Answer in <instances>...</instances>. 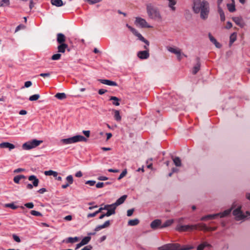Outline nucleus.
<instances>
[{"instance_id": "nucleus-1", "label": "nucleus", "mask_w": 250, "mask_h": 250, "mask_svg": "<svg viewBox=\"0 0 250 250\" xmlns=\"http://www.w3.org/2000/svg\"><path fill=\"white\" fill-rule=\"evenodd\" d=\"M193 11L196 14H200V18L206 20L208 18L210 7L209 2L206 0H194Z\"/></svg>"}, {"instance_id": "nucleus-2", "label": "nucleus", "mask_w": 250, "mask_h": 250, "mask_svg": "<svg viewBox=\"0 0 250 250\" xmlns=\"http://www.w3.org/2000/svg\"><path fill=\"white\" fill-rule=\"evenodd\" d=\"M146 12L149 18L157 21L162 20V16L158 8L152 4L149 3L146 5Z\"/></svg>"}, {"instance_id": "nucleus-3", "label": "nucleus", "mask_w": 250, "mask_h": 250, "mask_svg": "<svg viewBox=\"0 0 250 250\" xmlns=\"http://www.w3.org/2000/svg\"><path fill=\"white\" fill-rule=\"evenodd\" d=\"M87 139L84 136L80 135H76L72 137L61 140L60 142L63 145L71 144L79 142H87Z\"/></svg>"}, {"instance_id": "nucleus-4", "label": "nucleus", "mask_w": 250, "mask_h": 250, "mask_svg": "<svg viewBox=\"0 0 250 250\" xmlns=\"http://www.w3.org/2000/svg\"><path fill=\"white\" fill-rule=\"evenodd\" d=\"M126 26L135 36L138 38L140 41L145 43L146 45L144 46V48L145 49V50L149 51L148 46L149 45V42L148 41L145 39L144 37H143L142 35L139 33L135 28L132 27L128 24H126Z\"/></svg>"}, {"instance_id": "nucleus-5", "label": "nucleus", "mask_w": 250, "mask_h": 250, "mask_svg": "<svg viewBox=\"0 0 250 250\" xmlns=\"http://www.w3.org/2000/svg\"><path fill=\"white\" fill-rule=\"evenodd\" d=\"M42 143V141L33 139L24 143L22 148L24 150H30L40 146Z\"/></svg>"}, {"instance_id": "nucleus-6", "label": "nucleus", "mask_w": 250, "mask_h": 250, "mask_svg": "<svg viewBox=\"0 0 250 250\" xmlns=\"http://www.w3.org/2000/svg\"><path fill=\"white\" fill-rule=\"evenodd\" d=\"M176 229L179 231H187L188 230H193L197 229L196 225H178Z\"/></svg>"}, {"instance_id": "nucleus-7", "label": "nucleus", "mask_w": 250, "mask_h": 250, "mask_svg": "<svg viewBox=\"0 0 250 250\" xmlns=\"http://www.w3.org/2000/svg\"><path fill=\"white\" fill-rule=\"evenodd\" d=\"M178 243H169L165 244L158 248V250H178Z\"/></svg>"}, {"instance_id": "nucleus-8", "label": "nucleus", "mask_w": 250, "mask_h": 250, "mask_svg": "<svg viewBox=\"0 0 250 250\" xmlns=\"http://www.w3.org/2000/svg\"><path fill=\"white\" fill-rule=\"evenodd\" d=\"M241 207H238L233 211V214L235 216L236 219L238 221L245 219L247 216L244 214L241 210Z\"/></svg>"}, {"instance_id": "nucleus-9", "label": "nucleus", "mask_w": 250, "mask_h": 250, "mask_svg": "<svg viewBox=\"0 0 250 250\" xmlns=\"http://www.w3.org/2000/svg\"><path fill=\"white\" fill-rule=\"evenodd\" d=\"M135 23L136 25H139L142 28H149V26L146 20L140 17H136Z\"/></svg>"}, {"instance_id": "nucleus-10", "label": "nucleus", "mask_w": 250, "mask_h": 250, "mask_svg": "<svg viewBox=\"0 0 250 250\" xmlns=\"http://www.w3.org/2000/svg\"><path fill=\"white\" fill-rule=\"evenodd\" d=\"M150 227L155 230L158 229H162V221L160 219H155L150 224Z\"/></svg>"}, {"instance_id": "nucleus-11", "label": "nucleus", "mask_w": 250, "mask_h": 250, "mask_svg": "<svg viewBox=\"0 0 250 250\" xmlns=\"http://www.w3.org/2000/svg\"><path fill=\"white\" fill-rule=\"evenodd\" d=\"M232 21L239 26L242 28L245 25V23L241 17H233Z\"/></svg>"}, {"instance_id": "nucleus-12", "label": "nucleus", "mask_w": 250, "mask_h": 250, "mask_svg": "<svg viewBox=\"0 0 250 250\" xmlns=\"http://www.w3.org/2000/svg\"><path fill=\"white\" fill-rule=\"evenodd\" d=\"M137 56L140 59H146L149 57L148 50H144L139 51L137 53Z\"/></svg>"}, {"instance_id": "nucleus-13", "label": "nucleus", "mask_w": 250, "mask_h": 250, "mask_svg": "<svg viewBox=\"0 0 250 250\" xmlns=\"http://www.w3.org/2000/svg\"><path fill=\"white\" fill-rule=\"evenodd\" d=\"M66 40V37L62 33H58L57 35V41L59 44H64Z\"/></svg>"}, {"instance_id": "nucleus-14", "label": "nucleus", "mask_w": 250, "mask_h": 250, "mask_svg": "<svg viewBox=\"0 0 250 250\" xmlns=\"http://www.w3.org/2000/svg\"><path fill=\"white\" fill-rule=\"evenodd\" d=\"M0 147L1 148H8L10 150L15 148V146L10 143L8 142H3L0 144Z\"/></svg>"}, {"instance_id": "nucleus-15", "label": "nucleus", "mask_w": 250, "mask_h": 250, "mask_svg": "<svg viewBox=\"0 0 250 250\" xmlns=\"http://www.w3.org/2000/svg\"><path fill=\"white\" fill-rule=\"evenodd\" d=\"M116 207H114L112 204L109 205V208H108L107 211L105 215L106 216H109L112 214H114L115 213V209Z\"/></svg>"}, {"instance_id": "nucleus-16", "label": "nucleus", "mask_w": 250, "mask_h": 250, "mask_svg": "<svg viewBox=\"0 0 250 250\" xmlns=\"http://www.w3.org/2000/svg\"><path fill=\"white\" fill-rule=\"evenodd\" d=\"M99 81L103 84L110 86H117L118 85L116 82L108 80L100 79Z\"/></svg>"}, {"instance_id": "nucleus-17", "label": "nucleus", "mask_w": 250, "mask_h": 250, "mask_svg": "<svg viewBox=\"0 0 250 250\" xmlns=\"http://www.w3.org/2000/svg\"><path fill=\"white\" fill-rule=\"evenodd\" d=\"M220 215V214H209L207 215L204 216H203L201 218L200 220L201 221H206L208 219H214L217 217L219 216Z\"/></svg>"}, {"instance_id": "nucleus-18", "label": "nucleus", "mask_w": 250, "mask_h": 250, "mask_svg": "<svg viewBox=\"0 0 250 250\" xmlns=\"http://www.w3.org/2000/svg\"><path fill=\"white\" fill-rule=\"evenodd\" d=\"M126 198H127V195H124L121 196L120 198H119L116 201V202L114 204H112V205L116 208L118 206L120 205L121 204H123L125 202V200Z\"/></svg>"}, {"instance_id": "nucleus-19", "label": "nucleus", "mask_w": 250, "mask_h": 250, "mask_svg": "<svg viewBox=\"0 0 250 250\" xmlns=\"http://www.w3.org/2000/svg\"><path fill=\"white\" fill-rule=\"evenodd\" d=\"M68 45L66 43L59 44L58 46V52L59 53H64L65 50L68 48Z\"/></svg>"}, {"instance_id": "nucleus-20", "label": "nucleus", "mask_w": 250, "mask_h": 250, "mask_svg": "<svg viewBox=\"0 0 250 250\" xmlns=\"http://www.w3.org/2000/svg\"><path fill=\"white\" fill-rule=\"evenodd\" d=\"M110 225V221L107 220L104 222V223L102 225L98 226L95 229V231H98L101 229L108 227Z\"/></svg>"}, {"instance_id": "nucleus-21", "label": "nucleus", "mask_w": 250, "mask_h": 250, "mask_svg": "<svg viewBox=\"0 0 250 250\" xmlns=\"http://www.w3.org/2000/svg\"><path fill=\"white\" fill-rule=\"evenodd\" d=\"M208 38L210 42H212L217 48H220L221 47V44L216 41L210 33L208 34Z\"/></svg>"}, {"instance_id": "nucleus-22", "label": "nucleus", "mask_w": 250, "mask_h": 250, "mask_svg": "<svg viewBox=\"0 0 250 250\" xmlns=\"http://www.w3.org/2000/svg\"><path fill=\"white\" fill-rule=\"evenodd\" d=\"M28 180L31 181H33L32 184L35 187H37L39 183V179L35 175H31L29 176Z\"/></svg>"}, {"instance_id": "nucleus-23", "label": "nucleus", "mask_w": 250, "mask_h": 250, "mask_svg": "<svg viewBox=\"0 0 250 250\" xmlns=\"http://www.w3.org/2000/svg\"><path fill=\"white\" fill-rule=\"evenodd\" d=\"M200 69V63L199 62V58H197V63L193 68L192 73L194 75L196 74L199 71Z\"/></svg>"}, {"instance_id": "nucleus-24", "label": "nucleus", "mask_w": 250, "mask_h": 250, "mask_svg": "<svg viewBox=\"0 0 250 250\" xmlns=\"http://www.w3.org/2000/svg\"><path fill=\"white\" fill-rule=\"evenodd\" d=\"M51 3L56 7H61L64 4L62 0H51Z\"/></svg>"}, {"instance_id": "nucleus-25", "label": "nucleus", "mask_w": 250, "mask_h": 250, "mask_svg": "<svg viewBox=\"0 0 250 250\" xmlns=\"http://www.w3.org/2000/svg\"><path fill=\"white\" fill-rule=\"evenodd\" d=\"M218 12L220 15L221 21H224L225 20V15L223 9L220 6H218Z\"/></svg>"}, {"instance_id": "nucleus-26", "label": "nucleus", "mask_w": 250, "mask_h": 250, "mask_svg": "<svg viewBox=\"0 0 250 250\" xmlns=\"http://www.w3.org/2000/svg\"><path fill=\"white\" fill-rule=\"evenodd\" d=\"M25 176L23 175H19L14 177L13 179L14 182L16 184H19L20 181L23 179H25Z\"/></svg>"}, {"instance_id": "nucleus-27", "label": "nucleus", "mask_w": 250, "mask_h": 250, "mask_svg": "<svg viewBox=\"0 0 250 250\" xmlns=\"http://www.w3.org/2000/svg\"><path fill=\"white\" fill-rule=\"evenodd\" d=\"M231 210H232V208H231L227 209L222 212L218 213V214H220V215H219V216H220L221 218H223V217H226V216H228V215H229L230 214V213L231 212Z\"/></svg>"}, {"instance_id": "nucleus-28", "label": "nucleus", "mask_w": 250, "mask_h": 250, "mask_svg": "<svg viewBox=\"0 0 250 250\" xmlns=\"http://www.w3.org/2000/svg\"><path fill=\"white\" fill-rule=\"evenodd\" d=\"M237 34L235 32L231 34L229 37V45H231L232 43L236 40Z\"/></svg>"}, {"instance_id": "nucleus-29", "label": "nucleus", "mask_w": 250, "mask_h": 250, "mask_svg": "<svg viewBox=\"0 0 250 250\" xmlns=\"http://www.w3.org/2000/svg\"><path fill=\"white\" fill-rule=\"evenodd\" d=\"M44 174L45 175H47V176L52 175L54 177H57V176L58 175V173L56 171H53V170H48V171H45L44 172Z\"/></svg>"}, {"instance_id": "nucleus-30", "label": "nucleus", "mask_w": 250, "mask_h": 250, "mask_svg": "<svg viewBox=\"0 0 250 250\" xmlns=\"http://www.w3.org/2000/svg\"><path fill=\"white\" fill-rule=\"evenodd\" d=\"M167 50L172 53H174L176 55H177L178 54H179V52L181 51V50L179 49V48H174V47H169L168 48H167Z\"/></svg>"}, {"instance_id": "nucleus-31", "label": "nucleus", "mask_w": 250, "mask_h": 250, "mask_svg": "<svg viewBox=\"0 0 250 250\" xmlns=\"http://www.w3.org/2000/svg\"><path fill=\"white\" fill-rule=\"evenodd\" d=\"M109 100L113 101L112 103L113 105H115L116 106H118L120 105V103L119 102L120 99L118 98L115 96H111Z\"/></svg>"}, {"instance_id": "nucleus-32", "label": "nucleus", "mask_w": 250, "mask_h": 250, "mask_svg": "<svg viewBox=\"0 0 250 250\" xmlns=\"http://www.w3.org/2000/svg\"><path fill=\"white\" fill-rule=\"evenodd\" d=\"M173 161L176 167H180L181 165V161L179 157H172Z\"/></svg>"}, {"instance_id": "nucleus-33", "label": "nucleus", "mask_w": 250, "mask_h": 250, "mask_svg": "<svg viewBox=\"0 0 250 250\" xmlns=\"http://www.w3.org/2000/svg\"><path fill=\"white\" fill-rule=\"evenodd\" d=\"M173 223V219H169L167 220L164 224H162V229L170 226Z\"/></svg>"}, {"instance_id": "nucleus-34", "label": "nucleus", "mask_w": 250, "mask_h": 250, "mask_svg": "<svg viewBox=\"0 0 250 250\" xmlns=\"http://www.w3.org/2000/svg\"><path fill=\"white\" fill-rule=\"evenodd\" d=\"M139 223V220L138 219H135L133 220H130L128 222V225L133 226H136Z\"/></svg>"}, {"instance_id": "nucleus-35", "label": "nucleus", "mask_w": 250, "mask_h": 250, "mask_svg": "<svg viewBox=\"0 0 250 250\" xmlns=\"http://www.w3.org/2000/svg\"><path fill=\"white\" fill-rule=\"evenodd\" d=\"M79 241V238L78 237H68L66 242L67 243H74L75 242H78Z\"/></svg>"}, {"instance_id": "nucleus-36", "label": "nucleus", "mask_w": 250, "mask_h": 250, "mask_svg": "<svg viewBox=\"0 0 250 250\" xmlns=\"http://www.w3.org/2000/svg\"><path fill=\"white\" fill-rule=\"evenodd\" d=\"M55 97L59 100H63L66 98V94L64 93H58Z\"/></svg>"}, {"instance_id": "nucleus-37", "label": "nucleus", "mask_w": 250, "mask_h": 250, "mask_svg": "<svg viewBox=\"0 0 250 250\" xmlns=\"http://www.w3.org/2000/svg\"><path fill=\"white\" fill-rule=\"evenodd\" d=\"M114 112V118L117 121H120L121 120V116L120 114V112L119 110H113Z\"/></svg>"}, {"instance_id": "nucleus-38", "label": "nucleus", "mask_w": 250, "mask_h": 250, "mask_svg": "<svg viewBox=\"0 0 250 250\" xmlns=\"http://www.w3.org/2000/svg\"><path fill=\"white\" fill-rule=\"evenodd\" d=\"M210 245L208 244L206 242L203 243L202 244L199 245L197 247V250H203L206 247H210Z\"/></svg>"}, {"instance_id": "nucleus-39", "label": "nucleus", "mask_w": 250, "mask_h": 250, "mask_svg": "<svg viewBox=\"0 0 250 250\" xmlns=\"http://www.w3.org/2000/svg\"><path fill=\"white\" fill-rule=\"evenodd\" d=\"M90 240L91 237L90 236H86L82 239L81 243L82 244V245H85L87 244L90 241Z\"/></svg>"}, {"instance_id": "nucleus-40", "label": "nucleus", "mask_w": 250, "mask_h": 250, "mask_svg": "<svg viewBox=\"0 0 250 250\" xmlns=\"http://www.w3.org/2000/svg\"><path fill=\"white\" fill-rule=\"evenodd\" d=\"M168 0V6L172 10L174 11L175 7L174 6L176 4V1L174 0Z\"/></svg>"}, {"instance_id": "nucleus-41", "label": "nucleus", "mask_w": 250, "mask_h": 250, "mask_svg": "<svg viewBox=\"0 0 250 250\" xmlns=\"http://www.w3.org/2000/svg\"><path fill=\"white\" fill-rule=\"evenodd\" d=\"M10 4V0H1L0 1V7L8 6Z\"/></svg>"}, {"instance_id": "nucleus-42", "label": "nucleus", "mask_w": 250, "mask_h": 250, "mask_svg": "<svg viewBox=\"0 0 250 250\" xmlns=\"http://www.w3.org/2000/svg\"><path fill=\"white\" fill-rule=\"evenodd\" d=\"M40 97V96L39 94H34L31 96H30L29 100L30 101H34L38 100Z\"/></svg>"}, {"instance_id": "nucleus-43", "label": "nucleus", "mask_w": 250, "mask_h": 250, "mask_svg": "<svg viewBox=\"0 0 250 250\" xmlns=\"http://www.w3.org/2000/svg\"><path fill=\"white\" fill-rule=\"evenodd\" d=\"M227 7L228 10L230 12H233L235 11V5L233 4H228Z\"/></svg>"}, {"instance_id": "nucleus-44", "label": "nucleus", "mask_w": 250, "mask_h": 250, "mask_svg": "<svg viewBox=\"0 0 250 250\" xmlns=\"http://www.w3.org/2000/svg\"><path fill=\"white\" fill-rule=\"evenodd\" d=\"M61 54L60 53L54 54L52 56L51 59L52 60H59L61 59Z\"/></svg>"}, {"instance_id": "nucleus-45", "label": "nucleus", "mask_w": 250, "mask_h": 250, "mask_svg": "<svg viewBox=\"0 0 250 250\" xmlns=\"http://www.w3.org/2000/svg\"><path fill=\"white\" fill-rule=\"evenodd\" d=\"M204 229H206V231H214L217 229V227H208L206 225H203Z\"/></svg>"}, {"instance_id": "nucleus-46", "label": "nucleus", "mask_w": 250, "mask_h": 250, "mask_svg": "<svg viewBox=\"0 0 250 250\" xmlns=\"http://www.w3.org/2000/svg\"><path fill=\"white\" fill-rule=\"evenodd\" d=\"M193 249L192 246H185L184 248H181L180 245L179 244V248L177 249L178 250H189Z\"/></svg>"}, {"instance_id": "nucleus-47", "label": "nucleus", "mask_w": 250, "mask_h": 250, "mask_svg": "<svg viewBox=\"0 0 250 250\" xmlns=\"http://www.w3.org/2000/svg\"><path fill=\"white\" fill-rule=\"evenodd\" d=\"M66 180L68 182L67 184H69V185L72 184L73 182V178L71 175L67 176L66 178Z\"/></svg>"}, {"instance_id": "nucleus-48", "label": "nucleus", "mask_w": 250, "mask_h": 250, "mask_svg": "<svg viewBox=\"0 0 250 250\" xmlns=\"http://www.w3.org/2000/svg\"><path fill=\"white\" fill-rule=\"evenodd\" d=\"M30 213L31 215L36 216H42V215L40 212L33 210L30 211Z\"/></svg>"}, {"instance_id": "nucleus-49", "label": "nucleus", "mask_w": 250, "mask_h": 250, "mask_svg": "<svg viewBox=\"0 0 250 250\" xmlns=\"http://www.w3.org/2000/svg\"><path fill=\"white\" fill-rule=\"evenodd\" d=\"M197 226V229H199L200 230H203L206 231V229H204L203 225H206V224L203 223H199L198 224H196Z\"/></svg>"}, {"instance_id": "nucleus-50", "label": "nucleus", "mask_w": 250, "mask_h": 250, "mask_svg": "<svg viewBox=\"0 0 250 250\" xmlns=\"http://www.w3.org/2000/svg\"><path fill=\"white\" fill-rule=\"evenodd\" d=\"M6 208H10L12 209H15L18 208V207L15 206L13 203L6 204L5 205Z\"/></svg>"}, {"instance_id": "nucleus-51", "label": "nucleus", "mask_w": 250, "mask_h": 250, "mask_svg": "<svg viewBox=\"0 0 250 250\" xmlns=\"http://www.w3.org/2000/svg\"><path fill=\"white\" fill-rule=\"evenodd\" d=\"M127 174V171L126 169L124 170L120 174V176L118 178V180H120L121 179H122L123 177H124Z\"/></svg>"}, {"instance_id": "nucleus-52", "label": "nucleus", "mask_w": 250, "mask_h": 250, "mask_svg": "<svg viewBox=\"0 0 250 250\" xmlns=\"http://www.w3.org/2000/svg\"><path fill=\"white\" fill-rule=\"evenodd\" d=\"M84 1L88 2L90 4H93L102 1V0H83Z\"/></svg>"}, {"instance_id": "nucleus-53", "label": "nucleus", "mask_w": 250, "mask_h": 250, "mask_svg": "<svg viewBox=\"0 0 250 250\" xmlns=\"http://www.w3.org/2000/svg\"><path fill=\"white\" fill-rule=\"evenodd\" d=\"M12 237H13V239H14L16 242H18V243H20V242H21V239H20V237H19L18 235H17L16 234H13L12 235Z\"/></svg>"}, {"instance_id": "nucleus-54", "label": "nucleus", "mask_w": 250, "mask_h": 250, "mask_svg": "<svg viewBox=\"0 0 250 250\" xmlns=\"http://www.w3.org/2000/svg\"><path fill=\"white\" fill-rule=\"evenodd\" d=\"M25 28V26L24 25H23V24H20L19 25H18L16 27V30H15V32H17L19 31L21 29H23Z\"/></svg>"}, {"instance_id": "nucleus-55", "label": "nucleus", "mask_w": 250, "mask_h": 250, "mask_svg": "<svg viewBox=\"0 0 250 250\" xmlns=\"http://www.w3.org/2000/svg\"><path fill=\"white\" fill-rule=\"evenodd\" d=\"M98 213H99V211H97V210L96 211H95L94 213L88 214L87 215V217L88 218L94 217Z\"/></svg>"}, {"instance_id": "nucleus-56", "label": "nucleus", "mask_w": 250, "mask_h": 250, "mask_svg": "<svg viewBox=\"0 0 250 250\" xmlns=\"http://www.w3.org/2000/svg\"><path fill=\"white\" fill-rule=\"evenodd\" d=\"M24 206L28 208H32L34 207V204L32 202L27 203L24 204Z\"/></svg>"}, {"instance_id": "nucleus-57", "label": "nucleus", "mask_w": 250, "mask_h": 250, "mask_svg": "<svg viewBox=\"0 0 250 250\" xmlns=\"http://www.w3.org/2000/svg\"><path fill=\"white\" fill-rule=\"evenodd\" d=\"M51 73H52V72L41 73L40 74V76H41V77H42L43 78L49 77L50 76V75H51Z\"/></svg>"}, {"instance_id": "nucleus-58", "label": "nucleus", "mask_w": 250, "mask_h": 250, "mask_svg": "<svg viewBox=\"0 0 250 250\" xmlns=\"http://www.w3.org/2000/svg\"><path fill=\"white\" fill-rule=\"evenodd\" d=\"M95 183H96V182L95 181H93V180L87 181L85 182L86 184L89 185L90 186H93L95 184Z\"/></svg>"}, {"instance_id": "nucleus-59", "label": "nucleus", "mask_w": 250, "mask_h": 250, "mask_svg": "<svg viewBox=\"0 0 250 250\" xmlns=\"http://www.w3.org/2000/svg\"><path fill=\"white\" fill-rule=\"evenodd\" d=\"M108 208H109V205H105L104 208L101 207L97 211H99V213L101 212L104 209H108Z\"/></svg>"}, {"instance_id": "nucleus-60", "label": "nucleus", "mask_w": 250, "mask_h": 250, "mask_svg": "<svg viewBox=\"0 0 250 250\" xmlns=\"http://www.w3.org/2000/svg\"><path fill=\"white\" fill-rule=\"evenodd\" d=\"M104 186V183L103 182H98L96 185V187L97 188H102Z\"/></svg>"}, {"instance_id": "nucleus-61", "label": "nucleus", "mask_w": 250, "mask_h": 250, "mask_svg": "<svg viewBox=\"0 0 250 250\" xmlns=\"http://www.w3.org/2000/svg\"><path fill=\"white\" fill-rule=\"evenodd\" d=\"M32 84V83L31 81H27L24 83V87L28 88L31 86Z\"/></svg>"}, {"instance_id": "nucleus-62", "label": "nucleus", "mask_w": 250, "mask_h": 250, "mask_svg": "<svg viewBox=\"0 0 250 250\" xmlns=\"http://www.w3.org/2000/svg\"><path fill=\"white\" fill-rule=\"evenodd\" d=\"M134 210L133 208L128 209L127 211V216H131L132 214L133 213Z\"/></svg>"}, {"instance_id": "nucleus-63", "label": "nucleus", "mask_w": 250, "mask_h": 250, "mask_svg": "<svg viewBox=\"0 0 250 250\" xmlns=\"http://www.w3.org/2000/svg\"><path fill=\"white\" fill-rule=\"evenodd\" d=\"M83 133L86 137H89L90 136V132L89 130H83Z\"/></svg>"}, {"instance_id": "nucleus-64", "label": "nucleus", "mask_w": 250, "mask_h": 250, "mask_svg": "<svg viewBox=\"0 0 250 250\" xmlns=\"http://www.w3.org/2000/svg\"><path fill=\"white\" fill-rule=\"evenodd\" d=\"M92 247L90 245L86 246L83 248L81 250H92Z\"/></svg>"}]
</instances>
